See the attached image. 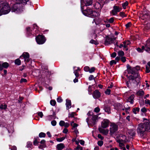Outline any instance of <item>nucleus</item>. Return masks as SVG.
<instances>
[{
    "label": "nucleus",
    "instance_id": "obj_34",
    "mask_svg": "<svg viewBox=\"0 0 150 150\" xmlns=\"http://www.w3.org/2000/svg\"><path fill=\"white\" fill-rule=\"evenodd\" d=\"M66 138V137H62L59 138H57L56 139V140L58 142H61L64 140Z\"/></svg>",
    "mask_w": 150,
    "mask_h": 150
},
{
    "label": "nucleus",
    "instance_id": "obj_6",
    "mask_svg": "<svg viewBox=\"0 0 150 150\" xmlns=\"http://www.w3.org/2000/svg\"><path fill=\"white\" fill-rule=\"evenodd\" d=\"M82 12L84 15L89 17H95L98 16L100 15L99 12L93 11L91 9L84 10Z\"/></svg>",
    "mask_w": 150,
    "mask_h": 150
},
{
    "label": "nucleus",
    "instance_id": "obj_10",
    "mask_svg": "<svg viewBox=\"0 0 150 150\" xmlns=\"http://www.w3.org/2000/svg\"><path fill=\"white\" fill-rule=\"evenodd\" d=\"M36 40L37 43L40 45L43 44L45 41L44 37L41 35H38L36 38Z\"/></svg>",
    "mask_w": 150,
    "mask_h": 150
},
{
    "label": "nucleus",
    "instance_id": "obj_40",
    "mask_svg": "<svg viewBox=\"0 0 150 150\" xmlns=\"http://www.w3.org/2000/svg\"><path fill=\"white\" fill-rule=\"evenodd\" d=\"M74 74L76 78H77L79 76V74L78 73L77 70H75L74 71Z\"/></svg>",
    "mask_w": 150,
    "mask_h": 150
},
{
    "label": "nucleus",
    "instance_id": "obj_7",
    "mask_svg": "<svg viewBox=\"0 0 150 150\" xmlns=\"http://www.w3.org/2000/svg\"><path fill=\"white\" fill-rule=\"evenodd\" d=\"M118 129V125L114 123L110 124V135L115 134L117 133Z\"/></svg>",
    "mask_w": 150,
    "mask_h": 150
},
{
    "label": "nucleus",
    "instance_id": "obj_12",
    "mask_svg": "<svg viewBox=\"0 0 150 150\" xmlns=\"http://www.w3.org/2000/svg\"><path fill=\"white\" fill-rule=\"evenodd\" d=\"M109 121L108 120L104 119L101 123V127L104 128L107 127L109 126Z\"/></svg>",
    "mask_w": 150,
    "mask_h": 150
},
{
    "label": "nucleus",
    "instance_id": "obj_50",
    "mask_svg": "<svg viewBox=\"0 0 150 150\" xmlns=\"http://www.w3.org/2000/svg\"><path fill=\"white\" fill-rule=\"evenodd\" d=\"M146 72L148 73L150 72V68L148 67V66H146Z\"/></svg>",
    "mask_w": 150,
    "mask_h": 150
},
{
    "label": "nucleus",
    "instance_id": "obj_46",
    "mask_svg": "<svg viewBox=\"0 0 150 150\" xmlns=\"http://www.w3.org/2000/svg\"><path fill=\"white\" fill-rule=\"evenodd\" d=\"M89 67L88 66H86L84 68V70L86 72L89 71Z\"/></svg>",
    "mask_w": 150,
    "mask_h": 150
},
{
    "label": "nucleus",
    "instance_id": "obj_3",
    "mask_svg": "<svg viewBox=\"0 0 150 150\" xmlns=\"http://www.w3.org/2000/svg\"><path fill=\"white\" fill-rule=\"evenodd\" d=\"M29 0H15L16 3L14 4L11 8V11L12 12L16 13L20 12L22 11L21 7V3L25 5Z\"/></svg>",
    "mask_w": 150,
    "mask_h": 150
},
{
    "label": "nucleus",
    "instance_id": "obj_24",
    "mask_svg": "<svg viewBox=\"0 0 150 150\" xmlns=\"http://www.w3.org/2000/svg\"><path fill=\"white\" fill-rule=\"evenodd\" d=\"M148 16V14H146V13L145 12H144L140 15V18L142 20H144L146 18H147Z\"/></svg>",
    "mask_w": 150,
    "mask_h": 150
},
{
    "label": "nucleus",
    "instance_id": "obj_4",
    "mask_svg": "<svg viewBox=\"0 0 150 150\" xmlns=\"http://www.w3.org/2000/svg\"><path fill=\"white\" fill-rule=\"evenodd\" d=\"M93 112L90 111H89L87 115L88 117L86 118V121L88 125L93 126L96 124L98 116L96 115H92Z\"/></svg>",
    "mask_w": 150,
    "mask_h": 150
},
{
    "label": "nucleus",
    "instance_id": "obj_64",
    "mask_svg": "<svg viewBox=\"0 0 150 150\" xmlns=\"http://www.w3.org/2000/svg\"><path fill=\"white\" fill-rule=\"evenodd\" d=\"M145 103L146 104H149L150 105V100L148 99H146L145 100Z\"/></svg>",
    "mask_w": 150,
    "mask_h": 150
},
{
    "label": "nucleus",
    "instance_id": "obj_29",
    "mask_svg": "<svg viewBox=\"0 0 150 150\" xmlns=\"http://www.w3.org/2000/svg\"><path fill=\"white\" fill-rule=\"evenodd\" d=\"M139 110L140 109L139 108H134L133 110V112L134 113L136 114L139 111Z\"/></svg>",
    "mask_w": 150,
    "mask_h": 150
},
{
    "label": "nucleus",
    "instance_id": "obj_41",
    "mask_svg": "<svg viewBox=\"0 0 150 150\" xmlns=\"http://www.w3.org/2000/svg\"><path fill=\"white\" fill-rule=\"evenodd\" d=\"M90 42L91 43L94 44L95 45H97L98 44V43L95 40L93 39L91 40H90Z\"/></svg>",
    "mask_w": 150,
    "mask_h": 150
},
{
    "label": "nucleus",
    "instance_id": "obj_2",
    "mask_svg": "<svg viewBox=\"0 0 150 150\" xmlns=\"http://www.w3.org/2000/svg\"><path fill=\"white\" fill-rule=\"evenodd\" d=\"M129 74H131L133 75L129 76V81L134 83H138L140 79V77L138 73H136L135 70V68H131L127 71Z\"/></svg>",
    "mask_w": 150,
    "mask_h": 150
},
{
    "label": "nucleus",
    "instance_id": "obj_52",
    "mask_svg": "<svg viewBox=\"0 0 150 150\" xmlns=\"http://www.w3.org/2000/svg\"><path fill=\"white\" fill-rule=\"evenodd\" d=\"M116 64V62L114 60H112L110 62V64L111 65H112L113 64Z\"/></svg>",
    "mask_w": 150,
    "mask_h": 150
},
{
    "label": "nucleus",
    "instance_id": "obj_48",
    "mask_svg": "<svg viewBox=\"0 0 150 150\" xmlns=\"http://www.w3.org/2000/svg\"><path fill=\"white\" fill-rule=\"evenodd\" d=\"M120 15L122 17V18L125 17L126 16V14L123 12H121L120 13Z\"/></svg>",
    "mask_w": 150,
    "mask_h": 150
},
{
    "label": "nucleus",
    "instance_id": "obj_53",
    "mask_svg": "<svg viewBox=\"0 0 150 150\" xmlns=\"http://www.w3.org/2000/svg\"><path fill=\"white\" fill-rule=\"evenodd\" d=\"M51 123L52 126H55L56 125L57 122L55 120H54L51 122Z\"/></svg>",
    "mask_w": 150,
    "mask_h": 150
},
{
    "label": "nucleus",
    "instance_id": "obj_44",
    "mask_svg": "<svg viewBox=\"0 0 150 150\" xmlns=\"http://www.w3.org/2000/svg\"><path fill=\"white\" fill-rule=\"evenodd\" d=\"M128 5V3L127 1H126L124 3L122 4V6L124 8H125L126 6H127Z\"/></svg>",
    "mask_w": 150,
    "mask_h": 150
},
{
    "label": "nucleus",
    "instance_id": "obj_58",
    "mask_svg": "<svg viewBox=\"0 0 150 150\" xmlns=\"http://www.w3.org/2000/svg\"><path fill=\"white\" fill-rule=\"evenodd\" d=\"M141 111L144 113L146 112L147 111L145 107L142 108L141 110Z\"/></svg>",
    "mask_w": 150,
    "mask_h": 150
},
{
    "label": "nucleus",
    "instance_id": "obj_8",
    "mask_svg": "<svg viewBox=\"0 0 150 150\" xmlns=\"http://www.w3.org/2000/svg\"><path fill=\"white\" fill-rule=\"evenodd\" d=\"M106 1V0H100L99 2H96L94 5L95 8L96 9H101Z\"/></svg>",
    "mask_w": 150,
    "mask_h": 150
},
{
    "label": "nucleus",
    "instance_id": "obj_39",
    "mask_svg": "<svg viewBox=\"0 0 150 150\" xmlns=\"http://www.w3.org/2000/svg\"><path fill=\"white\" fill-rule=\"evenodd\" d=\"M75 113L74 112H72L69 114V117H74L75 115Z\"/></svg>",
    "mask_w": 150,
    "mask_h": 150
},
{
    "label": "nucleus",
    "instance_id": "obj_22",
    "mask_svg": "<svg viewBox=\"0 0 150 150\" xmlns=\"http://www.w3.org/2000/svg\"><path fill=\"white\" fill-rule=\"evenodd\" d=\"M134 97V95H132L130 97H129L127 100L128 102L130 103L131 104H133L134 102L133 99Z\"/></svg>",
    "mask_w": 150,
    "mask_h": 150
},
{
    "label": "nucleus",
    "instance_id": "obj_42",
    "mask_svg": "<svg viewBox=\"0 0 150 150\" xmlns=\"http://www.w3.org/2000/svg\"><path fill=\"white\" fill-rule=\"evenodd\" d=\"M50 103L51 105L54 106L56 104V102L54 100H52L50 101Z\"/></svg>",
    "mask_w": 150,
    "mask_h": 150
},
{
    "label": "nucleus",
    "instance_id": "obj_33",
    "mask_svg": "<svg viewBox=\"0 0 150 150\" xmlns=\"http://www.w3.org/2000/svg\"><path fill=\"white\" fill-rule=\"evenodd\" d=\"M71 126H72L73 128H76V127L78 126V125L76 123H74L73 121L71 122Z\"/></svg>",
    "mask_w": 150,
    "mask_h": 150
},
{
    "label": "nucleus",
    "instance_id": "obj_19",
    "mask_svg": "<svg viewBox=\"0 0 150 150\" xmlns=\"http://www.w3.org/2000/svg\"><path fill=\"white\" fill-rule=\"evenodd\" d=\"M64 148V146L63 144L60 143L57 145L56 148L57 150H62Z\"/></svg>",
    "mask_w": 150,
    "mask_h": 150
},
{
    "label": "nucleus",
    "instance_id": "obj_38",
    "mask_svg": "<svg viewBox=\"0 0 150 150\" xmlns=\"http://www.w3.org/2000/svg\"><path fill=\"white\" fill-rule=\"evenodd\" d=\"M46 136L45 134L43 132H40L39 135V136L40 137H44Z\"/></svg>",
    "mask_w": 150,
    "mask_h": 150
},
{
    "label": "nucleus",
    "instance_id": "obj_28",
    "mask_svg": "<svg viewBox=\"0 0 150 150\" xmlns=\"http://www.w3.org/2000/svg\"><path fill=\"white\" fill-rule=\"evenodd\" d=\"M137 94L138 96H142L144 95V92L143 91L139 90L137 92Z\"/></svg>",
    "mask_w": 150,
    "mask_h": 150
},
{
    "label": "nucleus",
    "instance_id": "obj_36",
    "mask_svg": "<svg viewBox=\"0 0 150 150\" xmlns=\"http://www.w3.org/2000/svg\"><path fill=\"white\" fill-rule=\"evenodd\" d=\"M7 106L6 105L4 104V105L1 104L0 106V108L1 109H5L6 108Z\"/></svg>",
    "mask_w": 150,
    "mask_h": 150
},
{
    "label": "nucleus",
    "instance_id": "obj_16",
    "mask_svg": "<svg viewBox=\"0 0 150 150\" xmlns=\"http://www.w3.org/2000/svg\"><path fill=\"white\" fill-rule=\"evenodd\" d=\"M100 96V93L98 91L96 90L94 92L93 94V96L94 98H99Z\"/></svg>",
    "mask_w": 150,
    "mask_h": 150
},
{
    "label": "nucleus",
    "instance_id": "obj_63",
    "mask_svg": "<svg viewBox=\"0 0 150 150\" xmlns=\"http://www.w3.org/2000/svg\"><path fill=\"white\" fill-rule=\"evenodd\" d=\"M38 115L41 118L42 117L43 114L42 112H39L38 113Z\"/></svg>",
    "mask_w": 150,
    "mask_h": 150
},
{
    "label": "nucleus",
    "instance_id": "obj_14",
    "mask_svg": "<svg viewBox=\"0 0 150 150\" xmlns=\"http://www.w3.org/2000/svg\"><path fill=\"white\" fill-rule=\"evenodd\" d=\"M145 50L148 52H150V38L146 41L145 46Z\"/></svg>",
    "mask_w": 150,
    "mask_h": 150
},
{
    "label": "nucleus",
    "instance_id": "obj_59",
    "mask_svg": "<svg viewBox=\"0 0 150 150\" xmlns=\"http://www.w3.org/2000/svg\"><path fill=\"white\" fill-rule=\"evenodd\" d=\"M57 101L58 103H61L62 101V100L60 97L58 98H57Z\"/></svg>",
    "mask_w": 150,
    "mask_h": 150
},
{
    "label": "nucleus",
    "instance_id": "obj_20",
    "mask_svg": "<svg viewBox=\"0 0 150 150\" xmlns=\"http://www.w3.org/2000/svg\"><path fill=\"white\" fill-rule=\"evenodd\" d=\"M81 1L84 2L86 6H90L92 4V0H81Z\"/></svg>",
    "mask_w": 150,
    "mask_h": 150
},
{
    "label": "nucleus",
    "instance_id": "obj_23",
    "mask_svg": "<svg viewBox=\"0 0 150 150\" xmlns=\"http://www.w3.org/2000/svg\"><path fill=\"white\" fill-rule=\"evenodd\" d=\"M66 105L67 108V109H69V108L71 107V103L70 100H69L68 99H66Z\"/></svg>",
    "mask_w": 150,
    "mask_h": 150
},
{
    "label": "nucleus",
    "instance_id": "obj_31",
    "mask_svg": "<svg viewBox=\"0 0 150 150\" xmlns=\"http://www.w3.org/2000/svg\"><path fill=\"white\" fill-rule=\"evenodd\" d=\"M15 63L18 65H20L21 64V61L19 59H17L15 60Z\"/></svg>",
    "mask_w": 150,
    "mask_h": 150
},
{
    "label": "nucleus",
    "instance_id": "obj_18",
    "mask_svg": "<svg viewBox=\"0 0 150 150\" xmlns=\"http://www.w3.org/2000/svg\"><path fill=\"white\" fill-rule=\"evenodd\" d=\"M103 109L105 112H107L108 114L111 113V110L110 106L107 105H105Z\"/></svg>",
    "mask_w": 150,
    "mask_h": 150
},
{
    "label": "nucleus",
    "instance_id": "obj_35",
    "mask_svg": "<svg viewBox=\"0 0 150 150\" xmlns=\"http://www.w3.org/2000/svg\"><path fill=\"white\" fill-rule=\"evenodd\" d=\"M118 56L121 57L123 56L124 55V53L122 51H119L118 52Z\"/></svg>",
    "mask_w": 150,
    "mask_h": 150
},
{
    "label": "nucleus",
    "instance_id": "obj_25",
    "mask_svg": "<svg viewBox=\"0 0 150 150\" xmlns=\"http://www.w3.org/2000/svg\"><path fill=\"white\" fill-rule=\"evenodd\" d=\"M128 133L131 136H134L135 135V132L134 130L133 129H130L128 131Z\"/></svg>",
    "mask_w": 150,
    "mask_h": 150
},
{
    "label": "nucleus",
    "instance_id": "obj_32",
    "mask_svg": "<svg viewBox=\"0 0 150 150\" xmlns=\"http://www.w3.org/2000/svg\"><path fill=\"white\" fill-rule=\"evenodd\" d=\"M114 18L111 17L109 19H107L106 21H107L108 22H109L110 23H112L114 22Z\"/></svg>",
    "mask_w": 150,
    "mask_h": 150
},
{
    "label": "nucleus",
    "instance_id": "obj_62",
    "mask_svg": "<svg viewBox=\"0 0 150 150\" xmlns=\"http://www.w3.org/2000/svg\"><path fill=\"white\" fill-rule=\"evenodd\" d=\"M116 53L114 52H113L111 55V57H115L116 56Z\"/></svg>",
    "mask_w": 150,
    "mask_h": 150
},
{
    "label": "nucleus",
    "instance_id": "obj_49",
    "mask_svg": "<svg viewBox=\"0 0 150 150\" xmlns=\"http://www.w3.org/2000/svg\"><path fill=\"white\" fill-rule=\"evenodd\" d=\"M38 138V137H37V138H35V140L33 142V144L35 145H37L38 143V142L37 141V139Z\"/></svg>",
    "mask_w": 150,
    "mask_h": 150
},
{
    "label": "nucleus",
    "instance_id": "obj_9",
    "mask_svg": "<svg viewBox=\"0 0 150 150\" xmlns=\"http://www.w3.org/2000/svg\"><path fill=\"white\" fill-rule=\"evenodd\" d=\"M116 38H110L108 36L106 37L105 41V45H108L112 43H114L116 40Z\"/></svg>",
    "mask_w": 150,
    "mask_h": 150
},
{
    "label": "nucleus",
    "instance_id": "obj_51",
    "mask_svg": "<svg viewBox=\"0 0 150 150\" xmlns=\"http://www.w3.org/2000/svg\"><path fill=\"white\" fill-rule=\"evenodd\" d=\"M95 70V68L94 67H92L90 69H89V72L91 73L94 72Z\"/></svg>",
    "mask_w": 150,
    "mask_h": 150
},
{
    "label": "nucleus",
    "instance_id": "obj_5",
    "mask_svg": "<svg viewBox=\"0 0 150 150\" xmlns=\"http://www.w3.org/2000/svg\"><path fill=\"white\" fill-rule=\"evenodd\" d=\"M0 16L8 13L11 11L9 4L6 2L2 3L0 6Z\"/></svg>",
    "mask_w": 150,
    "mask_h": 150
},
{
    "label": "nucleus",
    "instance_id": "obj_27",
    "mask_svg": "<svg viewBox=\"0 0 150 150\" xmlns=\"http://www.w3.org/2000/svg\"><path fill=\"white\" fill-rule=\"evenodd\" d=\"M1 66L2 67L3 69V68H6L9 66V64L8 63L5 62L3 63L2 64H1Z\"/></svg>",
    "mask_w": 150,
    "mask_h": 150
},
{
    "label": "nucleus",
    "instance_id": "obj_37",
    "mask_svg": "<svg viewBox=\"0 0 150 150\" xmlns=\"http://www.w3.org/2000/svg\"><path fill=\"white\" fill-rule=\"evenodd\" d=\"M32 145V142H27V147L28 148H30Z\"/></svg>",
    "mask_w": 150,
    "mask_h": 150
},
{
    "label": "nucleus",
    "instance_id": "obj_30",
    "mask_svg": "<svg viewBox=\"0 0 150 150\" xmlns=\"http://www.w3.org/2000/svg\"><path fill=\"white\" fill-rule=\"evenodd\" d=\"M144 50H145V46L144 47V46H142V49L140 48H138L137 49V51L140 52H143Z\"/></svg>",
    "mask_w": 150,
    "mask_h": 150
},
{
    "label": "nucleus",
    "instance_id": "obj_55",
    "mask_svg": "<svg viewBox=\"0 0 150 150\" xmlns=\"http://www.w3.org/2000/svg\"><path fill=\"white\" fill-rule=\"evenodd\" d=\"M47 119L50 120L54 119L53 115H52L48 116L47 117Z\"/></svg>",
    "mask_w": 150,
    "mask_h": 150
},
{
    "label": "nucleus",
    "instance_id": "obj_47",
    "mask_svg": "<svg viewBox=\"0 0 150 150\" xmlns=\"http://www.w3.org/2000/svg\"><path fill=\"white\" fill-rule=\"evenodd\" d=\"M104 23L106 25V27L107 28H109L110 27V25L109 23H108L107 21H104Z\"/></svg>",
    "mask_w": 150,
    "mask_h": 150
},
{
    "label": "nucleus",
    "instance_id": "obj_26",
    "mask_svg": "<svg viewBox=\"0 0 150 150\" xmlns=\"http://www.w3.org/2000/svg\"><path fill=\"white\" fill-rule=\"evenodd\" d=\"M116 105L118 107L117 108H115V109L117 110H124V109L123 108V106L122 104H120V103H117Z\"/></svg>",
    "mask_w": 150,
    "mask_h": 150
},
{
    "label": "nucleus",
    "instance_id": "obj_21",
    "mask_svg": "<svg viewBox=\"0 0 150 150\" xmlns=\"http://www.w3.org/2000/svg\"><path fill=\"white\" fill-rule=\"evenodd\" d=\"M123 43L124 44V47L126 49V50H128V49L127 48V46L130 44V42L129 41L127 40L124 42Z\"/></svg>",
    "mask_w": 150,
    "mask_h": 150
},
{
    "label": "nucleus",
    "instance_id": "obj_60",
    "mask_svg": "<svg viewBox=\"0 0 150 150\" xmlns=\"http://www.w3.org/2000/svg\"><path fill=\"white\" fill-rule=\"evenodd\" d=\"M121 61L123 62H126V59L125 57H122L121 58Z\"/></svg>",
    "mask_w": 150,
    "mask_h": 150
},
{
    "label": "nucleus",
    "instance_id": "obj_11",
    "mask_svg": "<svg viewBox=\"0 0 150 150\" xmlns=\"http://www.w3.org/2000/svg\"><path fill=\"white\" fill-rule=\"evenodd\" d=\"M21 56L23 57L25 61L26 62H28L30 61L29 54L27 52L23 53L22 55L20 56V58Z\"/></svg>",
    "mask_w": 150,
    "mask_h": 150
},
{
    "label": "nucleus",
    "instance_id": "obj_57",
    "mask_svg": "<svg viewBox=\"0 0 150 150\" xmlns=\"http://www.w3.org/2000/svg\"><path fill=\"white\" fill-rule=\"evenodd\" d=\"M100 109L98 107H96L94 109V111L97 113L99 112L100 111Z\"/></svg>",
    "mask_w": 150,
    "mask_h": 150
},
{
    "label": "nucleus",
    "instance_id": "obj_1",
    "mask_svg": "<svg viewBox=\"0 0 150 150\" xmlns=\"http://www.w3.org/2000/svg\"><path fill=\"white\" fill-rule=\"evenodd\" d=\"M137 130L138 134L143 136L145 131L150 132V122H147L140 124Z\"/></svg>",
    "mask_w": 150,
    "mask_h": 150
},
{
    "label": "nucleus",
    "instance_id": "obj_45",
    "mask_svg": "<svg viewBox=\"0 0 150 150\" xmlns=\"http://www.w3.org/2000/svg\"><path fill=\"white\" fill-rule=\"evenodd\" d=\"M65 123L64 121L61 120L59 122V125L61 126H63Z\"/></svg>",
    "mask_w": 150,
    "mask_h": 150
},
{
    "label": "nucleus",
    "instance_id": "obj_13",
    "mask_svg": "<svg viewBox=\"0 0 150 150\" xmlns=\"http://www.w3.org/2000/svg\"><path fill=\"white\" fill-rule=\"evenodd\" d=\"M120 11L119 8L118 7L114 6L113 7V9L110 12V13L112 14V15H115Z\"/></svg>",
    "mask_w": 150,
    "mask_h": 150
},
{
    "label": "nucleus",
    "instance_id": "obj_43",
    "mask_svg": "<svg viewBox=\"0 0 150 150\" xmlns=\"http://www.w3.org/2000/svg\"><path fill=\"white\" fill-rule=\"evenodd\" d=\"M75 150H82V147H81L80 145H78L76 147V148L74 149Z\"/></svg>",
    "mask_w": 150,
    "mask_h": 150
},
{
    "label": "nucleus",
    "instance_id": "obj_54",
    "mask_svg": "<svg viewBox=\"0 0 150 150\" xmlns=\"http://www.w3.org/2000/svg\"><path fill=\"white\" fill-rule=\"evenodd\" d=\"M98 145L100 146H101L103 144V142L102 141H99L98 142Z\"/></svg>",
    "mask_w": 150,
    "mask_h": 150
},
{
    "label": "nucleus",
    "instance_id": "obj_56",
    "mask_svg": "<svg viewBox=\"0 0 150 150\" xmlns=\"http://www.w3.org/2000/svg\"><path fill=\"white\" fill-rule=\"evenodd\" d=\"M105 94L108 95L110 94V90L109 89H107L105 91Z\"/></svg>",
    "mask_w": 150,
    "mask_h": 150
},
{
    "label": "nucleus",
    "instance_id": "obj_61",
    "mask_svg": "<svg viewBox=\"0 0 150 150\" xmlns=\"http://www.w3.org/2000/svg\"><path fill=\"white\" fill-rule=\"evenodd\" d=\"M134 68H135V71H138L140 69V67L138 66H136Z\"/></svg>",
    "mask_w": 150,
    "mask_h": 150
},
{
    "label": "nucleus",
    "instance_id": "obj_17",
    "mask_svg": "<svg viewBox=\"0 0 150 150\" xmlns=\"http://www.w3.org/2000/svg\"><path fill=\"white\" fill-rule=\"evenodd\" d=\"M99 130L100 133L105 135H107L109 132L108 129H104L101 128H99Z\"/></svg>",
    "mask_w": 150,
    "mask_h": 150
},
{
    "label": "nucleus",
    "instance_id": "obj_15",
    "mask_svg": "<svg viewBox=\"0 0 150 150\" xmlns=\"http://www.w3.org/2000/svg\"><path fill=\"white\" fill-rule=\"evenodd\" d=\"M117 142L119 144V146L122 149V148L124 147L125 144L124 143L125 142V141L122 139H118L117 140Z\"/></svg>",
    "mask_w": 150,
    "mask_h": 150
}]
</instances>
